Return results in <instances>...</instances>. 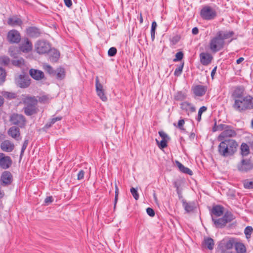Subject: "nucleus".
I'll return each instance as SVG.
<instances>
[{"label": "nucleus", "mask_w": 253, "mask_h": 253, "mask_svg": "<svg viewBox=\"0 0 253 253\" xmlns=\"http://www.w3.org/2000/svg\"><path fill=\"white\" fill-rule=\"evenodd\" d=\"M175 163L177 167L179 168V170L183 173L189 174V175H192L193 174V172L191 170H190L188 168L185 167L179 162L176 161L175 162Z\"/></svg>", "instance_id": "26"}, {"label": "nucleus", "mask_w": 253, "mask_h": 253, "mask_svg": "<svg viewBox=\"0 0 253 253\" xmlns=\"http://www.w3.org/2000/svg\"><path fill=\"white\" fill-rule=\"evenodd\" d=\"M238 170L245 172L253 169V164L248 159H243L237 165Z\"/></svg>", "instance_id": "9"}, {"label": "nucleus", "mask_w": 253, "mask_h": 253, "mask_svg": "<svg viewBox=\"0 0 253 253\" xmlns=\"http://www.w3.org/2000/svg\"><path fill=\"white\" fill-rule=\"evenodd\" d=\"M146 211L147 214L150 216L153 217L155 215L154 211L152 208H148L146 209Z\"/></svg>", "instance_id": "52"}, {"label": "nucleus", "mask_w": 253, "mask_h": 253, "mask_svg": "<svg viewBox=\"0 0 253 253\" xmlns=\"http://www.w3.org/2000/svg\"><path fill=\"white\" fill-rule=\"evenodd\" d=\"M253 231V228L251 226H247L245 228L244 233L246 235V238L247 239L250 238Z\"/></svg>", "instance_id": "34"}, {"label": "nucleus", "mask_w": 253, "mask_h": 253, "mask_svg": "<svg viewBox=\"0 0 253 253\" xmlns=\"http://www.w3.org/2000/svg\"><path fill=\"white\" fill-rule=\"evenodd\" d=\"M192 34L194 35H197L199 32V30L197 27H194L192 29Z\"/></svg>", "instance_id": "63"}, {"label": "nucleus", "mask_w": 253, "mask_h": 253, "mask_svg": "<svg viewBox=\"0 0 253 253\" xmlns=\"http://www.w3.org/2000/svg\"><path fill=\"white\" fill-rule=\"evenodd\" d=\"M7 40L10 43H18L21 40V36L19 33L15 30H10L7 34Z\"/></svg>", "instance_id": "12"}, {"label": "nucleus", "mask_w": 253, "mask_h": 253, "mask_svg": "<svg viewBox=\"0 0 253 253\" xmlns=\"http://www.w3.org/2000/svg\"><path fill=\"white\" fill-rule=\"evenodd\" d=\"M0 181L3 186H6L11 183L12 181V175L8 171L3 172L0 176Z\"/></svg>", "instance_id": "15"}, {"label": "nucleus", "mask_w": 253, "mask_h": 253, "mask_svg": "<svg viewBox=\"0 0 253 253\" xmlns=\"http://www.w3.org/2000/svg\"><path fill=\"white\" fill-rule=\"evenodd\" d=\"M10 62L9 58L7 56H2L0 57V64L7 65Z\"/></svg>", "instance_id": "35"}, {"label": "nucleus", "mask_w": 253, "mask_h": 253, "mask_svg": "<svg viewBox=\"0 0 253 253\" xmlns=\"http://www.w3.org/2000/svg\"><path fill=\"white\" fill-rule=\"evenodd\" d=\"M84 172L83 170H81L78 174L77 179L78 180H82L84 178Z\"/></svg>", "instance_id": "53"}, {"label": "nucleus", "mask_w": 253, "mask_h": 253, "mask_svg": "<svg viewBox=\"0 0 253 253\" xmlns=\"http://www.w3.org/2000/svg\"><path fill=\"white\" fill-rule=\"evenodd\" d=\"M12 164L10 157L6 156L3 153H0V167L3 169H8Z\"/></svg>", "instance_id": "14"}, {"label": "nucleus", "mask_w": 253, "mask_h": 253, "mask_svg": "<svg viewBox=\"0 0 253 253\" xmlns=\"http://www.w3.org/2000/svg\"><path fill=\"white\" fill-rule=\"evenodd\" d=\"M234 35L232 31H219L215 36L212 38L209 42V48L213 53H216L223 49L225 45V40Z\"/></svg>", "instance_id": "1"}, {"label": "nucleus", "mask_w": 253, "mask_h": 253, "mask_svg": "<svg viewBox=\"0 0 253 253\" xmlns=\"http://www.w3.org/2000/svg\"><path fill=\"white\" fill-rule=\"evenodd\" d=\"M36 50L39 54H45L50 50L49 43L44 41H39L35 45Z\"/></svg>", "instance_id": "7"}, {"label": "nucleus", "mask_w": 253, "mask_h": 253, "mask_svg": "<svg viewBox=\"0 0 253 253\" xmlns=\"http://www.w3.org/2000/svg\"><path fill=\"white\" fill-rule=\"evenodd\" d=\"M204 244L210 250H211L213 249L214 245L213 240L211 238H205L204 239Z\"/></svg>", "instance_id": "30"}, {"label": "nucleus", "mask_w": 253, "mask_h": 253, "mask_svg": "<svg viewBox=\"0 0 253 253\" xmlns=\"http://www.w3.org/2000/svg\"><path fill=\"white\" fill-rule=\"evenodd\" d=\"M212 220L214 222L215 226L217 228H221L224 226L226 224L223 217L215 219L212 217Z\"/></svg>", "instance_id": "29"}, {"label": "nucleus", "mask_w": 253, "mask_h": 253, "mask_svg": "<svg viewBox=\"0 0 253 253\" xmlns=\"http://www.w3.org/2000/svg\"><path fill=\"white\" fill-rule=\"evenodd\" d=\"M179 40V37H178L177 36L174 37L172 38V42H173V44H175L178 42Z\"/></svg>", "instance_id": "62"}, {"label": "nucleus", "mask_w": 253, "mask_h": 253, "mask_svg": "<svg viewBox=\"0 0 253 253\" xmlns=\"http://www.w3.org/2000/svg\"><path fill=\"white\" fill-rule=\"evenodd\" d=\"M221 141L218 147V151L220 155L228 157L234 155L237 151V142L234 139L218 140Z\"/></svg>", "instance_id": "2"}, {"label": "nucleus", "mask_w": 253, "mask_h": 253, "mask_svg": "<svg viewBox=\"0 0 253 253\" xmlns=\"http://www.w3.org/2000/svg\"><path fill=\"white\" fill-rule=\"evenodd\" d=\"M244 89L241 87H237L234 91L232 96L234 100L236 99H241L243 95Z\"/></svg>", "instance_id": "28"}, {"label": "nucleus", "mask_w": 253, "mask_h": 253, "mask_svg": "<svg viewBox=\"0 0 253 253\" xmlns=\"http://www.w3.org/2000/svg\"><path fill=\"white\" fill-rule=\"evenodd\" d=\"M10 121L14 125H16L20 127H23L25 124L26 120L24 116L22 115L13 114L10 117Z\"/></svg>", "instance_id": "10"}, {"label": "nucleus", "mask_w": 253, "mask_h": 253, "mask_svg": "<svg viewBox=\"0 0 253 253\" xmlns=\"http://www.w3.org/2000/svg\"><path fill=\"white\" fill-rule=\"evenodd\" d=\"M27 35L32 38H37L40 36L41 32L39 29L36 27H29L26 30Z\"/></svg>", "instance_id": "21"}, {"label": "nucleus", "mask_w": 253, "mask_h": 253, "mask_svg": "<svg viewBox=\"0 0 253 253\" xmlns=\"http://www.w3.org/2000/svg\"><path fill=\"white\" fill-rule=\"evenodd\" d=\"M233 108L237 111L242 112L253 109V98L250 95L246 96L241 99H236Z\"/></svg>", "instance_id": "4"}, {"label": "nucleus", "mask_w": 253, "mask_h": 253, "mask_svg": "<svg viewBox=\"0 0 253 253\" xmlns=\"http://www.w3.org/2000/svg\"><path fill=\"white\" fill-rule=\"evenodd\" d=\"M185 98V95L184 93L181 92H178L174 95V99L176 100L182 101Z\"/></svg>", "instance_id": "36"}, {"label": "nucleus", "mask_w": 253, "mask_h": 253, "mask_svg": "<svg viewBox=\"0 0 253 253\" xmlns=\"http://www.w3.org/2000/svg\"><path fill=\"white\" fill-rule=\"evenodd\" d=\"M226 223L231 221L233 219V215L230 213H226L223 216Z\"/></svg>", "instance_id": "37"}, {"label": "nucleus", "mask_w": 253, "mask_h": 253, "mask_svg": "<svg viewBox=\"0 0 253 253\" xmlns=\"http://www.w3.org/2000/svg\"><path fill=\"white\" fill-rule=\"evenodd\" d=\"M24 61L23 59H22V58L15 59V60H13L12 61V64L14 65L17 66H20L21 65L24 64Z\"/></svg>", "instance_id": "41"}, {"label": "nucleus", "mask_w": 253, "mask_h": 253, "mask_svg": "<svg viewBox=\"0 0 253 253\" xmlns=\"http://www.w3.org/2000/svg\"><path fill=\"white\" fill-rule=\"evenodd\" d=\"M187 107H189V104L187 102H182L181 104V108L182 110L185 109L187 110Z\"/></svg>", "instance_id": "57"}, {"label": "nucleus", "mask_w": 253, "mask_h": 253, "mask_svg": "<svg viewBox=\"0 0 253 253\" xmlns=\"http://www.w3.org/2000/svg\"><path fill=\"white\" fill-rule=\"evenodd\" d=\"M17 51V50L15 47H10L9 49V53L11 56L13 57L14 58L17 57V53L16 52Z\"/></svg>", "instance_id": "45"}, {"label": "nucleus", "mask_w": 253, "mask_h": 253, "mask_svg": "<svg viewBox=\"0 0 253 253\" xmlns=\"http://www.w3.org/2000/svg\"><path fill=\"white\" fill-rule=\"evenodd\" d=\"M200 61L205 66L210 64L213 59L212 56L208 52H202L200 54Z\"/></svg>", "instance_id": "16"}, {"label": "nucleus", "mask_w": 253, "mask_h": 253, "mask_svg": "<svg viewBox=\"0 0 253 253\" xmlns=\"http://www.w3.org/2000/svg\"><path fill=\"white\" fill-rule=\"evenodd\" d=\"M8 134L12 138L18 140L20 135L19 128L16 126H12L9 129Z\"/></svg>", "instance_id": "22"}, {"label": "nucleus", "mask_w": 253, "mask_h": 253, "mask_svg": "<svg viewBox=\"0 0 253 253\" xmlns=\"http://www.w3.org/2000/svg\"><path fill=\"white\" fill-rule=\"evenodd\" d=\"M15 82L16 84L21 88H26L30 84V80L28 77L20 75L15 77Z\"/></svg>", "instance_id": "8"}, {"label": "nucleus", "mask_w": 253, "mask_h": 253, "mask_svg": "<svg viewBox=\"0 0 253 253\" xmlns=\"http://www.w3.org/2000/svg\"><path fill=\"white\" fill-rule=\"evenodd\" d=\"M43 69L47 72L49 74H52L53 73V70L51 66L50 65L45 64L43 65Z\"/></svg>", "instance_id": "48"}, {"label": "nucleus", "mask_w": 253, "mask_h": 253, "mask_svg": "<svg viewBox=\"0 0 253 253\" xmlns=\"http://www.w3.org/2000/svg\"><path fill=\"white\" fill-rule=\"evenodd\" d=\"M207 90L206 87L203 85H197L193 88V92L194 94L198 96H203Z\"/></svg>", "instance_id": "24"}, {"label": "nucleus", "mask_w": 253, "mask_h": 253, "mask_svg": "<svg viewBox=\"0 0 253 253\" xmlns=\"http://www.w3.org/2000/svg\"><path fill=\"white\" fill-rule=\"evenodd\" d=\"M213 131H222L221 133L218 136V140H223L230 139L229 138L235 137L237 133L234 128L225 124H219L215 126L212 128Z\"/></svg>", "instance_id": "3"}, {"label": "nucleus", "mask_w": 253, "mask_h": 253, "mask_svg": "<svg viewBox=\"0 0 253 253\" xmlns=\"http://www.w3.org/2000/svg\"><path fill=\"white\" fill-rule=\"evenodd\" d=\"M211 213L216 216H220L223 213V208L219 205L213 207L211 210Z\"/></svg>", "instance_id": "25"}, {"label": "nucleus", "mask_w": 253, "mask_h": 253, "mask_svg": "<svg viewBox=\"0 0 253 253\" xmlns=\"http://www.w3.org/2000/svg\"><path fill=\"white\" fill-rule=\"evenodd\" d=\"M157 26V25L156 22L155 21L153 22L152 23L151 32H155V30L156 29Z\"/></svg>", "instance_id": "59"}, {"label": "nucleus", "mask_w": 253, "mask_h": 253, "mask_svg": "<svg viewBox=\"0 0 253 253\" xmlns=\"http://www.w3.org/2000/svg\"><path fill=\"white\" fill-rule=\"evenodd\" d=\"M118 195H119V191H115V201H114V207H115L116 205L117 202Z\"/></svg>", "instance_id": "60"}, {"label": "nucleus", "mask_w": 253, "mask_h": 253, "mask_svg": "<svg viewBox=\"0 0 253 253\" xmlns=\"http://www.w3.org/2000/svg\"><path fill=\"white\" fill-rule=\"evenodd\" d=\"M116 53L117 49L114 47H111L108 51V55L111 57L115 56Z\"/></svg>", "instance_id": "47"}, {"label": "nucleus", "mask_w": 253, "mask_h": 253, "mask_svg": "<svg viewBox=\"0 0 253 253\" xmlns=\"http://www.w3.org/2000/svg\"><path fill=\"white\" fill-rule=\"evenodd\" d=\"M50 97L48 95H44L41 96L39 98V101L43 103L47 102L49 100H50Z\"/></svg>", "instance_id": "43"}, {"label": "nucleus", "mask_w": 253, "mask_h": 253, "mask_svg": "<svg viewBox=\"0 0 253 253\" xmlns=\"http://www.w3.org/2000/svg\"><path fill=\"white\" fill-rule=\"evenodd\" d=\"M201 17L205 20H211L216 16V12L212 7L206 6L202 8L200 11Z\"/></svg>", "instance_id": "6"}, {"label": "nucleus", "mask_w": 253, "mask_h": 253, "mask_svg": "<svg viewBox=\"0 0 253 253\" xmlns=\"http://www.w3.org/2000/svg\"><path fill=\"white\" fill-rule=\"evenodd\" d=\"M65 76V72L63 69H60L57 73V77L60 79H63Z\"/></svg>", "instance_id": "49"}, {"label": "nucleus", "mask_w": 253, "mask_h": 253, "mask_svg": "<svg viewBox=\"0 0 253 253\" xmlns=\"http://www.w3.org/2000/svg\"><path fill=\"white\" fill-rule=\"evenodd\" d=\"M28 144V140H25L24 141V142L23 146L22 147V148H21V154H20L21 157L23 155L24 152L25 151V149H26Z\"/></svg>", "instance_id": "50"}, {"label": "nucleus", "mask_w": 253, "mask_h": 253, "mask_svg": "<svg viewBox=\"0 0 253 253\" xmlns=\"http://www.w3.org/2000/svg\"><path fill=\"white\" fill-rule=\"evenodd\" d=\"M244 60V58L243 57H240L237 60L236 63L237 64H239L241 63L242 62H243Z\"/></svg>", "instance_id": "64"}, {"label": "nucleus", "mask_w": 253, "mask_h": 253, "mask_svg": "<svg viewBox=\"0 0 253 253\" xmlns=\"http://www.w3.org/2000/svg\"><path fill=\"white\" fill-rule=\"evenodd\" d=\"M65 4L68 7H70L72 5L71 0H64Z\"/></svg>", "instance_id": "58"}, {"label": "nucleus", "mask_w": 253, "mask_h": 253, "mask_svg": "<svg viewBox=\"0 0 253 253\" xmlns=\"http://www.w3.org/2000/svg\"><path fill=\"white\" fill-rule=\"evenodd\" d=\"M233 246L234 242L233 240H222L219 244L218 249L220 253H224L227 252V250L232 249Z\"/></svg>", "instance_id": "11"}, {"label": "nucleus", "mask_w": 253, "mask_h": 253, "mask_svg": "<svg viewBox=\"0 0 253 253\" xmlns=\"http://www.w3.org/2000/svg\"><path fill=\"white\" fill-rule=\"evenodd\" d=\"M184 123H185V122H184V120H183V119L180 120L178 122L177 127L179 128H180L181 130H184V128H183V126Z\"/></svg>", "instance_id": "54"}, {"label": "nucleus", "mask_w": 253, "mask_h": 253, "mask_svg": "<svg viewBox=\"0 0 253 253\" xmlns=\"http://www.w3.org/2000/svg\"><path fill=\"white\" fill-rule=\"evenodd\" d=\"M182 206L186 212H190L193 211L195 207V204L194 202H187L185 200H182Z\"/></svg>", "instance_id": "20"}, {"label": "nucleus", "mask_w": 253, "mask_h": 253, "mask_svg": "<svg viewBox=\"0 0 253 253\" xmlns=\"http://www.w3.org/2000/svg\"><path fill=\"white\" fill-rule=\"evenodd\" d=\"M159 134L163 139H167V138H169L168 135L163 131H159Z\"/></svg>", "instance_id": "55"}, {"label": "nucleus", "mask_w": 253, "mask_h": 253, "mask_svg": "<svg viewBox=\"0 0 253 253\" xmlns=\"http://www.w3.org/2000/svg\"><path fill=\"white\" fill-rule=\"evenodd\" d=\"M14 147V144L8 140H4L0 144L1 149L6 152H12Z\"/></svg>", "instance_id": "17"}, {"label": "nucleus", "mask_w": 253, "mask_h": 253, "mask_svg": "<svg viewBox=\"0 0 253 253\" xmlns=\"http://www.w3.org/2000/svg\"><path fill=\"white\" fill-rule=\"evenodd\" d=\"M156 141L160 148L163 149L167 147V139H162L160 142H159L157 139H156Z\"/></svg>", "instance_id": "33"}, {"label": "nucleus", "mask_w": 253, "mask_h": 253, "mask_svg": "<svg viewBox=\"0 0 253 253\" xmlns=\"http://www.w3.org/2000/svg\"><path fill=\"white\" fill-rule=\"evenodd\" d=\"M20 49L24 52H28L32 49V43L28 39H25L20 45Z\"/></svg>", "instance_id": "19"}, {"label": "nucleus", "mask_w": 253, "mask_h": 253, "mask_svg": "<svg viewBox=\"0 0 253 253\" xmlns=\"http://www.w3.org/2000/svg\"><path fill=\"white\" fill-rule=\"evenodd\" d=\"M183 57V53L181 52H178L175 54V58L173 59L174 62L181 60Z\"/></svg>", "instance_id": "46"}, {"label": "nucleus", "mask_w": 253, "mask_h": 253, "mask_svg": "<svg viewBox=\"0 0 253 253\" xmlns=\"http://www.w3.org/2000/svg\"><path fill=\"white\" fill-rule=\"evenodd\" d=\"M183 67V63L180 65L175 70L174 73V75L175 76H179L181 75Z\"/></svg>", "instance_id": "38"}, {"label": "nucleus", "mask_w": 253, "mask_h": 253, "mask_svg": "<svg viewBox=\"0 0 253 253\" xmlns=\"http://www.w3.org/2000/svg\"><path fill=\"white\" fill-rule=\"evenodd\" d=\"M235 246L237 253H246V248L243 244L237 243Z\"/></svg>", "instance_id": "31"}, {"label": "nucleus", "mask_w": 253, "mask_h": 253, "mask_svg": "<svg viewBox=\"0 0 253 253\" xmlns=\"http://www.w3.org/2000/svg\"><path fill=\"white\" fill-rule=\"evenodd\" d=\"M22 22L21 20L17 17H13L9 18L7 21V23L8 24V25L12 26L20 25L22 24Z\"/></svg>", "instance_id": "27"}, {"label": "nucleus", "mask_w": 253, "mask_h": 253, "mask_svg": "<svg viewBox=\"0 0 253 253\" xmlns=\"http://www.w3.org/2000/svg\"><path fill=\"white\" fill-rule=\"evenodd\" d=\"M60 56L59 51L55 49H51L49 52V59L50 61L55 62L57 61Z\"/></svg>", "instance_id": "23"}, {"label": "nucleus", "mask_w": 253, "mask_h": 253, "mask_svg": "<svg viewBox=\"0 0 253 253\" xmlns=\"http://www.w3.org/2000/svg\"><path fill=\"white\" fill-rule=\"evenodd\" d=\"M241 151L243 156H247L250 153L249 146L246 143H242L241 146Z\"/></svg>", "instance_id": "32"}, {"label": "nucleus", "mask_w": 253, "mask_h": 253, "mask_svg": "<svg viewBox=\"0 0 253 253\" xmlns=\"http://www.w3.org/2000/svg\"><path fill=\"white\" fill-rule=\"evenodd\" d=\"M38 101L35 97H29L24 101V107L23 110L27 116H31L37 113L38 108L36 107Z\"/></svg>", "instance_id": "5"}, {"label": "nucleus", "mask_w": 253, "mask_h": 253, "mask_svg": "<svg viewBox=\"0 0 253 253\" xmlns=\"http://www.w3.org/2000/svg\"><path fill=\"white\" fill-rule=\"evenodd\" d=\"M29 74L36 80H41L44 77L43 72L37 69H31L29 71Z\"/></svg>", "instance_id": "18"}, {"label": "nucleus", "mask_w": 253, "mask_h": 253, "mask_svg": "<svg viewBox=\"0 0 253 253\" xmlns=\"http://www.w3.org/2000/svg\"><path fill=\"white\" fill-rule=\"evenodd\" d=\"M244 186L245 188H253V181L246 180L244 182Z\"/></svg>", "instance_id": "39"}, {"label": "nucleus", "mask_w": 253, "mask_h": 253, "mask_svg": "<svg viewBox=\"0 0 253 253\" xmlns=\"http://www.w3.org/2000/svg\"><path fill=\"white\" fill-rule=\"evenodd\" d=\"M130 192L133 197H134V198L136 200H137L139 199V194L138 193L137 190L135 188L133 187L131 188Z\"/></svg>", "instance_id": "44"}, {"label": "nucleus", "mask_w": 253, "mask_h": 253, "mask_svg": "<svg viewBox=\"0 0 253 253\" xmlns=\"http://www.w3.org/2000/svg\"><path fill=\"white\" fill-rule=\"evenodd\" d=\"M5 72L1 68H0V84L5 81Z\"/></svg>", "instance_id": "42"}, {"label": "nucleus", "mask_w": 253, "mask_h": 253, "mask_svg": "<svg viewBox=\"0 0 253 253\" xmlns=\"http://www.w3.org/2000/svg\"><path fill=\"white\" fill-rule=\"evenodd\" d=\"M95 87L97 95L103 101H106L107 98L104 93L103 85L99 83L98 77L95 79Z\"/></svg>", "instance_id": "13"}, {"label": "nucleus", "mask_w": 253, "mask_h": 253, "mask_svg": "<svg viewBox=\"0 0 253 253\" xmlns=\"http://www.w3.org/2000/svg\"><path fill=\"white\" fill-rule=\"evenodd\" d=\"M53 201V198L51 196L47 197L44 200V203L46 205H48L51 203Z\"/></svg>", "instance_id": "56"}, {"label": "nucleus", "mask_w": 253, "mask_h": 253, "mask_svg": "<svg viewBox=\"0 0 253 253\" xmlns=\"http://www.w3.org/2000/svg\"><path fill=\"white\" fill-rule=\"evenodd\" d=\"M4 96L8 98H14L16 96V94L14 93L9 92H5L3 94Z\"/></svg>", "instance_id": "51"}, {"label": "nucleus", "mask_w": 253, "mask_h": 253, "mask_svg": "<svg viewBox=\"0 0 253 253\" xmlns=\"http://www.w3.org/2000/svg\"><path fill=\"white\" fill-rule=\"evenodd\" d=\"M62 119L60 117H57L56 118H52L50 121L52 123L54 124L56 122L61 120Z\"/></svg>", "instance_id": "61"}, {"label": "nucleus", "mask_w": 253, "mask_h": 253, "mask_svg": "<svg viewBox=\"0 0 253 253\" xmlns=\"http://www.w3.org/2000/svg\"><path fill=\"white\" fill-rule=\"evenodd\" d=\"M207 110V107L205 106L201 107L198 111L197 121L200 122L201 120V115L204 112H205Z\"/></svg>", "instance_id": "40"}]
</instances>
